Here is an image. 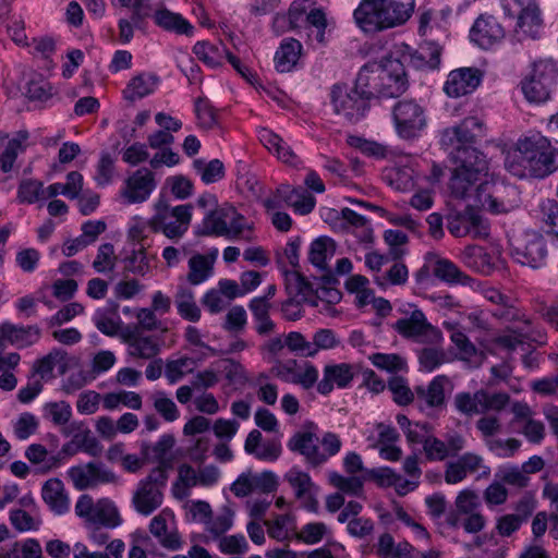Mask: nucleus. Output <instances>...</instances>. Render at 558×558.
Returning a JSON list of instances; mask_svg holds the SVG:
<instances>
[{
    "label": "nucleus",
    "instance_id": "46",
    "mask_svg": "<svg viewBox=\"0 0 558 558\" xmlns=\"http://www.w3.org/2000/svg\"><path fill=\"white\" fill-rule=\"evenodd\" d=\"M124 271L132 272L138 276H145L149 269V259L144 247L133 248L131 254L125 256Z\"/></svg>",
    "mask_w": 558,
    "mask_h": 558
},
{
    "label": "nucleus",
    "instance_id": "37",
    "mask_svg": "<svg viewBox=\"0 0 558 558\" xmlns=\"http://www.w3.org/2000/svg\"><path fill=\"white\" fill-rule=\"evenodd\" d=\"M433 274L438 279L449 283H466L470 277L463 274L451 260L438 258L433 267Z\"/></svg>",
    "mask_w": 558,
    "mask_h": 558
},
{
    "label": "nucleus",
    "instance_id": "8",
    "mask_svg": "<svg viewBox=\"0 0 558 558\" xmlns=\"http://www.w3.org/2000/svg\"><path fill=\"white\" fill-rule=\"evenodd\" d=\"M392 327L401 337L421 344H435L442 339L440 330L428 323L425 314L418 308L409 317L398 319Z\"/></svg>",
    "mask_w": 558,
    "mask_h": 558
},
{
    "label": "nucleus",
    "instance_id": "16",
    "mask_svg": "<svg viewBox=\"0 0 558 558\" xmlns=\"http://www.w3.org/2000/svg\"><path fill=\"white\" fill-rule=\"evenodd\" d=\"M505 36L502 26L493 16L481 15L474 22L470 38L482 49H489Z\"/></svg>",
    "mask_w": 558,
    "mask_h": 558
},
{
    "label": "nucleus",
    "instance_id": "34",
    "mask_svg": "<svg viewBox=\"0 0 558 558\" xmlns=\"http://www.w3.org/2000/svg\"><path fill=\"white\" fill-rule=\"evenodd\" d=\"M336 253V243L331 238L319 236L310 246L308 260L315 267L324 270L327 267V259Z\"/></svg>",
    "mask_w": 558,
    "mask_h": 558
},
{
    "label": "nucleus",
    "instance_id": "20",
    "mask_svg": "<svg viewBox=\"0 0 558 558\" xmlns=\"http://www.w3.org/2000/svg\"><path fill=\"white\" fill-rule=\"evenodd\" d=\"M449 380L445 375L436 376L426 387H415V396L421 407L440 409L446 404L445 386Z\"/></svg>",
    "mask_w": 558,
    "mask_h": 558
},
{
    "label": "nucleus",
    "instance_id": "13",
    "mask_svg": "<svg viewBox=\"0 0 558 558\" xmlns=\"http://www.w3.org/2000/svg\"><path fill=\"white\" fill-rule=\"evenodd\" d=\"M490 183H481L476 189L477 203L493 214L509 213L520 206V191L512 186H505V197L499 199L490 193Z\"/></svg>",
    "mask_w": 558,
    "mask_h": 558
},
{
    "label": "nucleus",
    "instance_id": "48",
    "mask_svg": "<svg viewBox=\"0 0 558 558\" xmlns=\"http://www.w3.org/2000/svg\"><path fill=\"white\" fill-rule=\"evenodd\" d=\"M529 78L542 84H555L557 69L551 60H539L533 63Z\"/></svg>",
    "mask_w": 558,
    "mask_h": 558
},
{
    "label": "nucleus",
    "instance_id": "39",
    "mask_svg": "<svg viewBox=\"0 0 558 558\" xmlns=\"http://www.w3.org/2000/svg\"><path fill=\"white\" fill-rule=\"evenodd\" d=\"M537 217L544 223L545 231L558 241V203L555 199H543L537 209Z\"/></svg>",
    "mask_w": 558,
    "mask_h": 558
},
{
    "label": "nucleus",
    "instance_id": "64",
    "mask_svg": "<svg viewBox=\"0 0 558 558\" xmlns=\"http://www.w3.org/2000/svg\"><path fill=\"white\" fill-rule=\"evenodd\" d=\"M330 484L337 487L342 493L359 496L363 489V483L357 477H344L337 472L329 475Z\"/></svg>",
    "mask_w": 558,
    "mask_h": 558
},
{
    "label": "nucleus",
    "instance_id": "4",
    "mask_svg": "<svg viewBox=\"0 0 558 558\" xmlns=\"http://www.w3.org/2000/svg\"><path fill=\"white\" fill-rule=\"evenodd\" d=\"M251 229L244 216L233 206L223 205L209 210L195 233L198 236H225L229 240H238L245 230Z\"/></svg>",
    "mask_w": 558,
    "mask_h": 558
},
{
    "label": "nucleus",
    "instance_id": "29",
    "mask_svg": "<svg viewBox=\"0 0 558 558\" xmlns=\"http://www.w3.org/2000/svg\"><path fill=\"white\" fill-rule=\"evenodd\" d=\"M155 23L167 32H173L179 35L191 36L193 25L181 14L169 11L166 8L159 9L154 14Z\"/></svg>",
    "mask_w": 558,
    "mask_h": 558
},
{
    "label": "nucleus",
    "instance_id": "42",
    "mask_svg": "<svg viewBox=\"0 0 558 558\" xmlns=\"http://www.w3.org/2000/svg\"><path fill=\"white\" fill-rule=\"evenodd\" d=\"M547 248L541 235L533 234V239L525 245V265L532 268L542 267L545 264Z\"/></svg>",
    "mask_w": 558,
    "mask_h": 558
},
{
    "label": "nucleus",
    "instance_id": "33",
    "mask_svg": "<svg viewBox=\"0 0 558 558\" xmlns=\"http://www.w3.org/2000/svg\"><path fill=\"white\" fill-rule=\"evenodd\" d=\"M214 271V257L203 254H195L189 260V274L186 280L192 286L205 282Z\"/></svg>",
    "mask_w": 558,
    "mask_h": 558
},
{
    "label": "nucleus",
    "instance_id": "63",
    "mask_svg": "<svg viewBox=\"0 0 558 558\" xmlns=\"http://www.w3.org/2000/svg\"><path fill=\"white\" fill-rule=\"evenodd\" d=\"M423 449L426 459L429 461H444L449 457L445 439L441 440L435 436L424 438Z\"/></svg>",
    "mask_w": 558,
    "mask_h": 558
},
{
    "label": "nucleus",
    "instance_id": "41",
    "mask_svg": "<svg viewBox=\"0 0 558 558\" xmlns=\"http://www.w3.org/2000/svg\"><path fill=\"white\" fill-rule=\"evenodd\" d=\"M193 167L206 184L215 183L225 177V166L219 159H213L208 162L204 159H195Z\"/></svg>",
    "mask_w": 558,
    "mask_h": 558
},
{
    "label": "nucleus",
    "instance_id": "14",
    "mask_svg": "<svg viewBox=\"0 0 558 558\" xmlns=\"http://www.w3.org/2000/svg\"><path fill=\"white\" fill-rule=\"evenodd\" d=\"M319 438L312 430L296 432L288 441L287 446L292 452L304 457L310 468H318L326 463V457L320 452Z\"/></svg>",
    "mask_w": 558,
    "mask_h": 558
},
{
    "label": "nucleus",
    "instance_id": "18",
    "mask_svg": "<svg viewBox=\"0 0 558 558\" xmlns=\"http://www.w3.org/2000/svg\"><path fill=\"white\" fill-rule=\"evenodd\" d=\"M380 63L368 62L357 73L354 86L368 101L381 97Z\"/></svg>",
    "mask_w": 558,
    "mask_h": 558
},
{
    "label": "nucleus",
    "instance_id": "9",
    "mask_svg": "<svg viewBox=\"0 0 558 558\" xmlns=\"http://www.w3.org/2000/svg\"><path fill=\"white\" fill-rule=\"evenodd\" d=\"M447 228L457 238L471 234L473 238L486 239L489 235L488 222L473 206H466L463 211L448 215Z\"/></svg>",
    "mask_w": 558,
    "mask_h": 558
},
{
    "label": "nucleus",
    "instance_id": "53",
    "mask_svg": "<svg viewBox=\"0 0 558 558\" xmlns=\"http://www.w3.org/2000/svg\"><path fill=\"white\" fill-rule=\"evenodd\" d=\"M44 416L56 425H64L72 416V409L65 401L49 402L44 407Z\"/></svg>",
    "mask_w": 558,
    "mask_h": 558
},
{
    "label": "nucleus",
    "instance_id": "19",
    "mask_svg": "<svg viewBox=\"0 0 558 558\" xmlns=\"http://www.w3.org/2000/svg\"><path fill=\"white\" fill-rule=\"evenodd\" d=\"M354 377L353 367L347 363L335 365H326L324 368V377L317 384V391L320 395L327 396L332 389L333 385L339 388H345L350 385Z\"/></svg>",
    "mask_w": 558,
    "mask_h": 558
},
{
    "label": "nucleus",
    "instance_id": "3",
    "mask_svg": "<svg viewBox=\"0 0 558 558\" xmlns=\"http://www.w3.org/2000/svg\"><path fill=\"white\" fill-rule=\"evenodd\" d=\"M154 208L155 214L147 221L153 232H160L170 240H179L189 230L193 210L191 204L171 207L163 197H160Z\"/></svg>",
    "mask_w": 558,
    "mask_h": 558
},
{
    "label": "nucleus",
    "instance_id": "44",
    "mask_svg": "<svg viewBox=\"0 0 558 558\" xmlns=\"http://www.w3.org/2000/svg\"><path fill=\"white\" fill-rule=\"evenodd\" d=\"M327 20L323 10L314 9L311 23L303 29L310 41L326 43Z\"/></svg>",
    "mask_w": 558,
    "mask_h": 558
},
{
    "label": "nucleus",
    "instance_id": "31",
    "mask_svg": "<svg viewBox=\"0 0 558 558\" xmlns=\"http://www.w3.org/2000/svg\"><path fill=\"white\" fill-rule=\"evenodd\" d=\"M158 84V77L153 74H138L134 76L123 90L129 101H135L150 95Z\"/></svg>",
    "mask_w": 558,
    "mask_h": 558
},
{
    "label": "nucleus",
    "instance_id": "49",
    "mask_svg": "<svg viewBox=\"0 0 558 558\" xmlns=\"http://www.w3.org/2000/svg\"><path fill=\"white\" fill-rule=\"evenodd\" d=\"M387 388L391 392L393 401L399 405L410 404L414 400L415 391L410 389L403 377L392 376Z\"/></svg>",
    "mask_w": 558,
    "mask_h": 558
},
{
    "label": "nucleus",
    "instance_id": "5",
    "mask_svg": "<svg viewBox=\"0 0 558 558\" xmlns=\"http://www.w3.org/2000/svg\"><path fill=\"white\" fill-rule=\"evenodd\" d=\"M558 170V147L541 134L525 136V175L545 179Z\"/></svg>",
    "mask_w": 558,
    "mask_h": 558
},
{
    "label": "nucleus",
    "instance_id": "21",
    "mask_svg": "<svg viewBox=\"0 0 558 558\" xmlns=\"http://www.w3.org/2000/svg\"><path fill=\"white\" fill-rule=\"evenodd\" d=\"M306 4L307 0L293 2L287 14H278L275 16L274 27L283 28L286 24H288V28L292 31L306 27L312 21L314 10L310 9Z\"/></svg>",
    "mask_w": 558,
    "mask_h": 558
},
{
    "label": "nucleus",
    "instance_id": "40",
    "mask_svg": "<svg viewBox=\"0 0 558 558\" xmlns=\"http://www.w3.org/2000/svg\"><path fill=\"white\" fill-rule=\"evenodd\" d=\"M444 326L447 330L451 332L450 340L459 350L460 360L471 361L472 357L476 356V347L471 342L469 337L461 329L457 328L451 323H445Z\"/></svg>",
    "mask_w": 558,
    "mask_h": 558
},
{
    "label": "nucleus",
    "instance_id": "59",
    "mask_svg": "<svg viewBox=\"0 0 558 558\" xmlns=\"http://www.w3.org/2000/svg\"><path fill=\"white\" fill-rule=\"evenodd\" d=\"M327 533L324 522H311L305 524L300 532L294 534L295 539L313 545L319 543Z\"/></svg>",
    "mask_w": 558,
    "mask_h": 558
},
{
    "label": "nucleus",
    "instance_id": "26",
    "mask_svg": "<svg viewBox=\"0 0 558 558\" xmlns=\"http://www.w3.org/2000/svg\"><path fill=\"white\" fill-rule=\"evenodd\" d=\"M301 52L302 45L298 39H282L274 58L276 70L281 73L290 72L296 65Z\"/></svg>",
    "mask_w": 558,
    "mask_h": 558
},
{
    "label": "nucleus",
    "instance_id": "17",
    "mask_svg": "<svg viewBox=\"0 0 558 558\" xmlns=\"http://www.w3.org/2000/svg\"><path fill=\"white\" fill-rule=\"evenodd\" d=\"M129 345V354L133 357L149 360L160 352L158 338L144 335L138 327L129 328L123 335Z\"/></svg>",
    "mask_w": 558,
    "mask_h": 558
},
{
    "label": "nucleus",
    "instance_id": "12",
    "mask_svg": "<svg viewBox=\"0 0 558 558\" xmlns=\"http://www.w3.org/2000/svg\"><path fill=\"white\" fill-rule=\"evenodd\" d=\"M483 72L477 68H459L452 70L444 84L448 97L458 98L472 94L483 80Z\"/></svg>",
    "mask_w": 558,
    "mask_h": 558
},
{
    "label": "nucleus",
    "instance_id": "11",
    "mask_svg": "<svg viewBox=\"0 0 558 558\" xmlns=\"http://www.w3.org/2000/svg\"><path fill=\"white\" fill-rule=\"evenodd\" d=\"M68 475L78 490L94 488L116 480L114 474L100 462H88L84 465L72 466L68 471Z\"/></svg>",
    "mask_w": 558,
    "mask_h": 558
},
{
    "label": "nucleus",
    "instance_id": "55",
    "mask_svg": "<svg viewBox=\"0 0 558 558\" xmlns=\"http://www.w3.org/2000/svg\"><path fill=\"white\" fill-rule=\"evenodd\" d=\"M476 399L481 404L480 411H482V413L487 411H500L509 402V396L507 393H488L485 390L476 391Z\"/></svg>",
    "mask_w": 558,
    "mask_h": 558
},
{
    "label": "nucleus",
    "instance_id": "58",
    "mask_svg": "<svg viewBox=\"0 0 558 558\" xmlns=\"http://www.w3.org/2000/svg\"><path fill=\"white\" fill-rule=\"evenodd\" d=\"M349 144L367 157L381 159L387 155V148L374 141L365 140L359 136H351L349 138Z\"/></svg>",
    "mask_w": 558,
    "mask_h": 558
},
{
    "label": "nucleus",
    "instance_id": "2",
    "mask_svg": "<svg viewBox=\"0 0 558 558\" xmlns=\"http://www.w3.org/2000/svg\"><path fill=\"white\" fill-rule=\"evenodd\" d=\"M414 8L415 0H362L353 17L361 31L376 34L403 25Z\"/></svg>",
    "mask_w": 558,
    "mask_h": 558
},
{
    "label": "nucleus",
    "instance_id": "1",
    "mask_svg": "<svg viewBox=\"0 0 558 558\" xmlns=\"http://www.w3.org/2000/svg\"><path fill=\"white\" fill-rule=\"evenodd\" d=\"M482 126L478 118L468 117L458 125L445 129L440 136V144L450 150L449 156L456 168L471 173V177L488 171L486 157L473 146L477 136L474 131L481 132Z\"/></svg>",
    "mask_w": 558,
    "mask_h": 558
},
{
    "label": "nucleus",
    "instance_id": "23",
    "mask_svg": "<svg viewBox=\"0 0 558 558\" xmlns=\"http://www.w3.org/2000/svg\"><path fill=\"white\" fill-rule=\"evenodd\" d=\"M41 496L56 514H63L69 511L70 500L64 484L59 478L48 480L43 486Z\"/></svg>",
    "mask_w": 558,
    "mask_h": 558
},
{
    "label": "nucleus",
    "instance_id": "50",
    "mask_svg": "<svg viewBox=\"0 0 558 558\" xmlns=\"http://www.w3.org/2000/svg\"><path fill=\"white\" fill-rule=\"evenodd\" d=\"M374 366L390 373H397L407 368V362L400 355L395 353H374L369 356Z\"/></svg>",
    "mask_w": 558,
    "mask_h": 558
},
{
    "label": "nucleus",
    "instance_id": "56",
    "mask_svg": "<svg viewBox=\"0 0 558 558\" xmlns=\"http://www.w3.org/2000/svg\"><path fill=\"white\" fill-rule=\"evenodd\" d=\"M17 197L21 203L27 204H34L39 199L46 198L43 183L37 180L22 181L19 186Z\"/></svg>",
    "mask_w": 558,
    "mask_h": 558
},
{
    "label": "nucleus",
    "instance_id": "30",
    "mask_svg": "<svg viewBox=\"0 0 558 558\" xmlns=\"http://www.w3.org/2000/svg\"><path fill=\"white\" fill-rule=\"evenodd\" d=\"M28 138L29 133L22 130L9 140L4 150L0 154V169L2 172L12 171L17 156L25 151Z\"/></svg>",
    "mask_w": 558,
    "mask_h": 558
},
{
    "label": "nucleus",
    "instance_id": "57",
    "mask_svg": "<svg viewBox=\"0 0 558 558\" xmlns=\"http://www.w3.org/2000/svg\"><path fill=\"white\" fill-rule=\"evenodd\" d=\"M195 113L198 123L204 129H213L217 125V111L208 99L197 98L195 101Z\"/></svg>",
    "mask_w": 558,
    "mask_h": 558
},
{
    "label": "nucleus",
    "instance_id": "60",
    "mask_svg": "<svg viewBox=\"0 0 558 558\" xmlns=\"http://www.w3.org/2000/svg\"><path fill=\"white\" fill-rule=\"evenodd\" d=\"M287 372L292 374L291 381L305 390L311 389L316 383L318 384V369L310 362L304 364L303 371L294 372L292 368H287Z\"/></svg>",
    "mask_w": 558,
    "mask_h": 558
},
{
    "label": "nucleus",
    "instance_id": "7",
    "mask_svg": "<svg viewBox=\"0 0 558 558\" xmlns=\"http://www.w3.org/2000/svg\"><path fill=\"white\" fill-rule=\"evenodd\" d=\"M330 101L337 114L343 116L349 122L356 123L364 118L369 109V101L354 86L336 84L330 92Z\"/></svg>",
    "mask_w": 558,
    "mask_h": 558
},
{
    "label": "nucleus",
    "instance_id": "22",
    "mask_svg": "<svg viewBox=\"0 0 558 558\" xmlns=\"http://www.w3.org/2000/svg\"><path fill=\"white\" fill-rule=\"evenodd\" d=\"M258 137L262 144L275 154L279 160L290 166L299 165V157L281 136L269 129L263 128L258 131Z\"/></svg>",
    "mask_w": 558,
    "mask_h": 558
},
{
    "label": "nucleus",
    "instance_id": "27",
    "mask_svg": "<svg viewBox=\"0 0 558 558\" xmlns=\"http://www.w3.org/2000/svg\"><path fill=\"white\" fill-rule=\"evenodd\" d=\"M461 258L466 267L482 275L492 274L495 267L493 256L478 245L466 246Z\"/></svg>",
    "mask_w": 558,
    "mask_h": 558
},
{
    "label": "nucleus",
    "instance_id": "10",
    "mask_svg": "<svg viewBox=\"0 0 558 558\" xmlns=\"http://www.w3.org/2000/svg\"><path fill=\"white\" fill-rule=\"evenodd\" d=\"M380 63L381 97L395 98L409 88V80L403 63L398 59H387Z\"/></svg>",
    "mask_w": 558,
    "mask_h": 558
},
{
    "label": "nucleus",
    "instance_id": "32",
    "mask_svg": "<svg viewBox=\"0 0 558 558\" xmlns=\"http://www.w3.org/2000/svg\"><path fill=\"white\" fill-rule=\"evenodd\" d=\"M174 303L179 315L189 322L196 323L201 319V308L197 306L194 298V292L181 284L177 289L174 295Z\"/></svg>",
    "mask_w": 558,
    "mask_h": 558
},
{
    "label": "nucleus",
    "instance_id": "28",
    "mask_svg": "<svg viewBox=\"0 0 558 558\" xmlns=\"http://www.w3.org/2000/svg\"><path fill=\"white\" fill-rule=\"evenodd\" d=\"M121 524L122 518L116 505L110 499H99L88 525L116 529Z\"/></svg>",
    "mask_w": 558,
    "mask_h": 558
},
{
    "label": "nucleus",
    "instance_id": "62",
    "mask_svg": "<svg viewBox=\"0 0 558 558\" xmlns=\"http://www.w3.org/2000/svg\"><path fill=\"white\" fill-rule=\"evenodd\" d=\"M417 356L421 367L427 372H433L446 361L445 352L432 347L420 350Z\"/></svg>",
    "mask_w": 558,
    "mask_h": 558
},
{
    "label": "nucleus",
    "instance_id": "43",
    "mask_svg": "<svg viewBox=\"0 0 558 558\" xmlns=\"http://www.w3.org/2000/svg\"><path fill=\"white\" fill-rule=\"evenodd\" d=\"M469 174V172H465L461 169H453L452 175L449 181V189L454 197H465L471 186H473V184L480 180L481 175L471 177Z\"/></svg>",
    "mask_w": 558,
    "mask_h": 558
},
{
    "label": "nucleus",
    "instance_id": "6",
    "mask_svg": "<svg viewBox=\"0 0 558 558\" xmlns=\"http://www.w3.org/2000/svg\"><path fill=\"white\" fill-rule=\"evenodd\" d=\"M392 118L397 134L403 140H412L427 126L425 109L414 99H402L395 104Z\"/></svg>",
    "mask_w": 558,
    "mask_h": 558
},
{
    "label": "nucleus",
    "instance_id": "15",
    "mask_svg": "<svg viewBox=\"0 0 558 558\" xmlns=\"http://www.w3.org/2000/svg\"><path fill=\"white\" fill-rule=\"evenodd\" d=\"M156 189L154 173L147 168L136 170L125 181V187L121 195L126 198L128 203H143L150 196Z\"/></svg>",
    "mask_w": 558,
    "mask_h": 558
},
{
    "label": "nucleus",
    "instance_id": "51",
    "mask_svg": "<svg viewBox=\"0 0 558 558\" xmlns=\"http://www.w3.org/2000/svg\"><path fill=\"white\" fill-rule=\"evenodd\" d=\"M117 256L114 254V246L111 243H104L98 247L97 255L93 262V268L99 272L105 274L112 271L116 267Z\"/></svg>",
    "mask_w": 558,
    "mask_h": 558
},
{
    "label": "nucleus",
    "instance_id": "25",
    "mask_svg": "<svg viewBox=\"0 0 558 558\" xmlns=\"http://www.w3.org/2000/svg\"><path fill=\"white\" fill-rule=\"evenodd\" d=\"M2 337L17 348H27L36 343L41 336L38 326H15L12 324H3L1 326Z\"/></svg>",
    "mask_w": 558,
    "mask_h": 558
},
{
    "label": "nucleus",
    "instance_id": "35",
    "mask_svg": "<svg viewBox=\"0 0 558 558\" xmlns=\"http://www.w3.org/2000/svg\"><path fill=\"white\" fill-rule=\"evenodd\" d=\"M284 480L294 490L295 498H303L311 492H318V486L312 481L308 473L298 466L291 468L286 474Z\"/></svg>",
    "mask_w": 558,
    "mask_h": 558
},
{
    "label": "nucleus",
    "instance_id": "47",
    "mask_svg": "<svg viewBox=\"0 0 558 558\" xmlns=\"http://www.w3.org/2000/svg\"><path fill=\"white\" fill-rule=\"evenodd\" d=\"M384 240L389 246L388 256L391 260H399L407 253L404 248L408 243V235L400 230H386L384 232Z\"/></svg>",
    "mask_w": 558,
    "mask_h": 558
},
{
    "label": "nucleus",
    "instance_id": "52",
    "mask_svg": "<svg viewBox=\"0 0 558 558\" xmlns=\"http://www.w3.org/2000/svg\"><path fill=\"white\" fill-rule=\"evenodd\" d=\"M458 463L462 468V471L468 476L469 473H475L481 471L478 478L488 477L490 475V468L484 464V460L481 456L466 452L457 459Z\"/></svg>",
    "mask_w": 558,
    "mask_h": 558
},
{
    "label": "nucleus",
    "instance_id": "54",
    "mask_svg": "<svg viewBox=\"0 0 558 558\" xmlns=\"http://www.w3.org/2000/svg\"><path fill=\"white\" fill-rule=\"evenodd\" d=\"M411 63L415 68L436 69L440 63V51L435 46L423 47L411 54Z\"/></svg>",
    "mask_w": 558,
    "mask_h": 558
},
{
    "label": "nucleus",
    "instance_id": "61",
    "mask_svg": "<svg viewBox=\"0 0 558 558\" xmlns=\"http://www.w3.org/2000/svg\"><path fill=\"white\" fill-rule=\"evenodd\" d=\"M554 84H542L527 78L525 81V100L531 104H543L549 99Z\"/></svg>",
    "mask_w": 558,
    "mask_h": 558
},
{
    "label": "nucleus",
    "instance_id": "45",
    "mask_svg": "<svg viewBox=\"0 0 558 558\" xmlns=\"http://www.w3.org/2000/svg\"><path fill=\"white\" fill-rule=\"evenodd\" d=\"M340 344L336 332L331 329L322 328L313 335V342H311L312 351L306 352V357H313L320 350H330Z\"/></svg>",
    "mask_w": 558,
    "mask_h": 558
},
{
    "label": "nucleus",
    "instance_id": "24",
    "mask_svg": "<svg viewBox=\"0 0 558 558\" xmlns=\"http://www.w3.org/2000/svg\"><path fill=\"white\" fill-rule=\"evenodd\" d=\"M132 502L136 511L143 515H149L162 504V492L144 482H140Z\"/></svg>",
    "mask_w": 558,
    "mask_h": 558
},
{
    "label": "nucleus",
    "instance_id": "38",
    "mask_svg": "<svg viewBox=\"0 0 558 558\" xmlns=\"http://www.w3.org/2000/svg\"><path fill=\"white\" fill-rule=\"evenodd\" d=\"M544 32V20L536 0H529L525 4V36L532 39L541 38Z\"/></svg>",
    "mask_w": 558,
    "mask_h": 558
},
{
    "label": "nucleus",
    "instance_id": "36",
    "mask_svg": "<svg viewBox=\"0 0 558 558\" xmlns=\"http://www.w3.org/2000/svg\"><path fill=\"white\" fill-rule=\"evenodd\" d=\"M174 437L171 434H165L154 445L144 444L142 446V453L149 461L157 463L172 462L168 454L174 446Z\"/></svg>",
    "mask_w": 558,
    "mask_h": 558
}]
</instances>
